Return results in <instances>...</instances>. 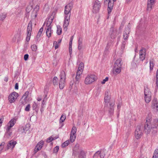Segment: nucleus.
Returning a JSON list of instances; mask_svg holds the SVG:
<instances>
[{
    "label": "nucleus",
    "instance_id": "obj_1",
    "mask_svg": "<svg viewBox=\"0 0 158 158\" xmlns=\"http://www.w3.org/2000/svg\"><path fill=\"white\" fill-rule=\"evenodd\" d=\"M72 7V5L69 4L65 7L64 14V21L63 24L64 29L65 31L67 30L71 16V11Z\"/></svg>",
    "mask_w": 158,
    "mask_h": 158
},
{
    "label": "nucleus",
    "instance_id": "obj_2",
    "mask_svg": "<svg viewBox=\"0 0 158 158\" xmlns=\"http://www.w3.org/2000/svg\"><path fill=\"white\" fill-rule=\"evenodd\" d=\"M17 121V119L15 118L12 119L6 126V132L4 137L9 138L12 135V130L11 128L15 125Z\"/></svg>",
    "mask_w": 158,
    "mask_h": 158
},
{
    "label": "nucleus",
    "instance_id": "obj_3",
    "mask_svg": "<svg viewBox=\"0 0 158 158\" xmlns=\"http://www.w3.org/2000/svg\"><path fill=\"white\" fill-rule=\"evenodd\" d=\"M73 154L75 156H78L79 157H80L82 156L84 157L85 156V152L78 144H77L75 145L73 148Z\"/></svg>",
    "mask_w": 158,
    "mask_h": 158
},
{
    "label": "nucleus",
    "instance_id": "obj_4",
    "mask_svg": "<svg viewBox=\"0 0 158 158\" xmlns=\"http://www.w3.org/2000/svg\"><path fill=\"white\" fill-rule=\"evenodd\" d=\"M52 19L50 20L46 21L44 23V25H46L45 29L46 30V34L47 36L48 37H50L52 34L53 32V31L52 30Z\"/></svg>",
    "mask_w": 158,
    "mask_h": 158
},
{
    "label": "nucleus",
    "instance_id": "obj_5",
    "mask_svg": "<svg viewBox=\"0 0 158 158\" xmlns=\"http://www.w3.org/2000/svg\"><path fill=\"white\" fill-rule=\"evenodd\" d=\"M60 80L59 82V85L60 89H63L65 85V74L64 71H62L60 75Z\"/></svg>",
    "mask_w": 158,
    "mask_h": 158
},
{
    "label": "nucleus",
    "instance_id": "obj_6",
    "mask_svg": "<svg viewBox=\"0 0 158 158\" xmlns=\"http://www.w3.org/2000/svg\"><path fill=\"white\" fill-rule=\"evenodd\" d=\"M144 93L145 102L147 103H148L151 100V92L149 89L146 87L144 88Z\"/></svg>",
    "mask_w": 158,
    "mask_h": 158
},
{
    "label": "nucleus",
    "instance_id": "obj_7",
    "mask_svg": "<svg viewBox=\"0 0 158 158\" xmlns=\"http://www.w3.org/2000/svg\"><path fill=\"white\" fill-rule=\"evenodd\" d=\"M96 77L94 74H88L85 77L84 83L86 85H89L95 81Z\"/></svg>",
    "mask_w": 158,
    "mask_h": 158
},
{
    "label": "nucleus",
    "instance_id": "obj_8",
    "mask_svg": "<svg viewBox=\"0 0 158 158\" xmlns=\"http://www.w3.org/2000/svg\"><path fill=\"white\" fill-rule=\"evenodd\" d=\"M29 92L28 91H26L23 96L24 99H21V103L25 105L26 104L27 102L30 100H31L32 98H31V95H30Z\"/></svg>",
    "mask_w": 158,
    "mask_h": 158
},
{
    "label": "nucleus",
    "instance_id": "obj_9",
    "mask_svg": "<svg viewBox=\"0 0 158 158\" xmlns=\"http://www.w3.org/2000/svg\"><path fill=\"white\" fill-rule=\"evenodd\" d=\"M101 6L100 2L98 0H96L93 4L92 11L94 13H97L99 10Z\"/></svg>",
    "mask_w": 158,
    "mask_h": 158
},
{
    "label": "nucleus",
    "instance_id": "obj_10",
    "mask_svg": "<svg viewBox=\"0 0 158 158\" xmlns=\"http://www.w3.org/2000/svg\"><path fill=\"white\" fill-rule=\"evenodd\" d=\"M18 97V94L15 92L11 93L8 97V100L10 103L14 102Z\"/></svg>",
    "mask_w": 158,
    "mask_h": 158
},
{
    "label": "nucleus",
    "instance_id": "obj_11",
    "mask_svg": "<svg viewBox=\"0 0 158 158\" xmlns=\"http://www.w3.org/2000/svg\"><path fill=\"white\" fill-rule=\"evenodd\" d=\"M116 1V0H104V3L106 4L107 3H108V12L109 14H110L111 12L113 7L114 2Z\"/></svg>",
    "mask_w": 158,
    "mask_h": 158
},
{
    "label": "nucleus",
    "instance_id": "obj_12",
    "mask_svg": "<svg viewBox=\"0 0 158 158\" xmlns=\"http://www.w3.org/2000/svg\"><path fill=\"white\" fill-rule=\"evenodd\" d=\"M77 130L76 127H73L71 131L70 139L71 142L72 143L74 141L76 138Z\"/></svg>",
    "mask_w": 158,
    "mask_h": 158
},
{
    "label": "nucleus",
    "instance_id": "obj_13",
    "mask_svg": "<svg viewBox=\"0 0 158 158\" xmlns=\"http://www.w3.org/2000/svg\"><path fill=\"white\" fill-rule=\"evenodd\" d=\"M156 2V0H147V10L150 12L152 9Z\"/></svg>",
    "mask_w": 158,
    "mask_h": 158
},
{
    "label": "nucleus",
    "instance_id": "obj_14",
    "mask_svg": "<svg viewBox=\"0 0 158 158\" xmlns=\"http://www.w3.org/2000/svg\"><path fill=\"white\" fill-rule=\"evenodd\" d=\"M32 29V23L31 21H30L28 24L27 28V35L26 37V40L27 41H29L30 40Z\"/></svg>",
    "mask_w": 158,
    "mask_h": 158
},
{
    "label": "nucleus",
    "instance_id": "obj_15",
    "mask_svg": "<svg viewBox=\"0 0 158 158\" xmlns=\"http://www.w3.org/2000/svg\"><path fill=\"white\" fill-rule=\"evenodd\" d=\"M142 135V133L141 130V127L140 126L137 127L135 133V138L137 139H139L141 138Z\"/></svg>",
    "mask_w": 158,
    "mask_h": 158
},
{
    "label": "nucleus",
    "instance_id": "obj_16",
    "mask_svg": "<svg viewBox=\"0 0 158 158\" xmlns=\"http://www.w3.org/2000/svg\"><path fill=\"white\" fill-rule=\"evenodd\" d=\"M44 143V142L43 140L40 141L35 146L34 152L35 153L37 152L38 151L40 150L42 148Z\"/></svg>",
    "mask_w": 158,
    "mask_h": 158
},
{
    "label": "nucleus",
    "instance_id": "obj_17",
    "mask_svg": "<svg viewBox=\"0 0 158 158\" xmlns=\"http://www.w3.org/2000/svg\"><path fill=\"white\" fill-rule=\"evenodd\" d=\"M146 50L145 48H142L139 51V59L142 61L144 60L145 57Z\"/></svg>",
    "mask_w": 158,
    "mask_h": 158
},
{
    "label": "nucleus",
    "instance_id": "obj_18",
    "mask_svg": "<svg viewBox=\"0 0 158 158\" xmlns=\"http://www.w3.org/2000/svg\"><path fill=\"white\" fill-rule=\"evenodd\" d=\"M123 64L122 59V58H119L115 60L113 66L122 68Z\"/></svg>",
    "mask_w": 158,
    "mask_h": 158
},
{
    "label": "nucleus",
    "instance_id": "obj_19",
    "mask_svg": "<svg viewBox=\"0 0 158 158\" xmlns=\"http://www.w3.org/2000/svg\"><path fill=\"white\" fill-rule=\"evenodd\" d=\"M40 9V6L39 5H36L33 11L31 16L34 18H35L38 14V13Z\"/></svg>",
    "mask_w": 158,
    "mask_h": 158
},
{
    "label": "nucleus",
    "instance_id": "obj_20",
    "mask_svg": "<svg viewBox=\"0 0 158 158\" xmlns=\"http://www.w3.org/2000/svg\"><path fill=\"white\" fill-rule=\"evenodd\" d=\"M122 68L117 67L113 66V73L114 75H116L120 73Z\"/></svg>",
    "mask_w": 158,
    "mask_h": 158
},
{
    "label": "nucleus",
    "instance_id": "obj_21",
    "mask_svg": "<svg viewBox=\"0 0 158 158\" xmlns=\"http://www.w3.org/2000/svg\"><path fill=\"white\" fill-rule=\"evenodd\" d=\"M152 106L153 108L158 110V102L156 98H154L152 101Z\"/></svg>",
    "mask_w": 158,
    "mask_h": 158
},
{
    "label": "nucleus",
    "instance_id": "obj_22",
    "mask_svg": "<svg viewBox=\"0 0 158 158\" xmlns=\"http://www.w3.org/2000/svg\"><path fill=\"white\" fill-rule=\"evenodd\" d=\"M16 144V141L13 140H11L9 142L7 145V148L12 149L14 148Z\"/></svg>",
    "mask_w": 158,
    "mask_h": 158
},
{
    "label": "nucleus",
    "instance_id": "obj_23",
    "mask_svg": "<svg viewBox=\"0 0 158 158\" xmlns=\"http://www.w3.org/2000/svg\"><path fill=\"white\" fill-rule=\"evenodd\" d=\"M110 96H109V93L108 91H107L105 92V96L104 97V101L106 103H108L110 100Z\"/></svg>",
    "mask_w": 158,
    "mask_h": 158
},
{
    "label": "nucleus",
    "instance_id": "obj_24",
    "mask_svg": "<svg viewBox=\"0 0 158 158\" xmlns=\"http://www.w3.org/2000/svg\"><path fill=\"white\" fill-rule=\"evenodd\" d=\"M109 34L111 38L114 39V38L116 34V31L112 28L110 30Z\"/></svg>",
    "mask_w": 158,
    "mask_h": 158
},
{
    "label": "nucleus",
    "instance_id": "obj_25",
    "mask_svg": "<svg viewBox=\"0 0 158 158\" xmlns=\"http://www.w3.org/2000/svg\"><path fill=\"white\" fill-rule=\"evenodd\" d=\"M125 32H124L123 35V37L125 40H127L129 36V29L127 28L125 30Z\"/></svg>",
    "mask_w": 158,
    "mask_h": 158
},
{
    "label": "nucleus",
    "instance_id": "obj_26",
    "mask_svg": "<svg viewBox=\"0 0 158 158\" xmlns=\"http://www.w3.org/2000/svg\"><path fill=\"white\" fill-rule=\"evenodd\" d=\"M82 71L80 70L79 69L77 70L76 73V75L75 78L76 81H79V80L81 77L80 76L82 74Z\"/></svg>",
    "mask_w": 158,
    "mask_h": 158
},
{
    "label": "nucleus",
    "instance_id": "obj_27",
    "mask_svg": "<svg viewBox=\"0 0 158 158\" xmlns=\"http://www.w3.org/2000/svg\"><path fill=\"white\" fill-rule=\"evenodd\" d=\"M39 103L35 102H34L32 103V107L33 110H35L39 107Z\"/></svg>",
    "mask_w": 158,
    "mask_h": 158
},
{
    "label": "nucleus",
    "instance_id": "obj_28",
    "mask_svg": "<svg viewBox=\"0 0 158 158\" xmlns=\"http://www.w3.org/2000/svg\"><path fill=\"white\" fill-rule=\"evenodd\" d=\"M66 118V115L65 114H63L61 115L60 120V123H62L65 120Z\"/></svg>",
    "mask_w": 158,
    "mask_h": 158
},
{
    "label": "nucleus",
    "instance_id": "obj_29",
    "mask_svg": "<svg viewBox=\"0 0 158 158\" xmlns=\"http://www.w3.org/2000/svg\"><path fill=\"white\" fill-rule=\"evenodd\" d=\"M58 79L56 77H55L53 80V85L55 86H58Z\"/></svg>",
    "mask_w": 158,
    "mask_h": 158
},
{
    "label": "nucleus",
    "instance_id": "obj_30",
    "mask_svg": "<svg viewBox=\"0 0 158 158\" xmlns=\"http://www.w3.org/2000/svg\"><path fill=\"white\" fill-rule=\"evenodd\" d=\"M98 156H99L100 158H104V155L102 154L101 152L99 151L97 152L94 155V157H98Z\"/></svg>",
    "mask_w": 158,
    "mask_h": 158
},
{
    "label": "nucleus",
    "instance_id": "obj_31",
    "mask_svg": "<svg viewBox=\"0 0 158 158\" xmlns=\"http://www.w3.org/2000/svg\"><path fill=\"white\" fill-rule=\"evenodd\" d=\"M57 138V137H56L50 136L47 139V142L48 143H50L52 141L56 139Z\"/></svg>",
    "mask_w": 158,
    "mask_h": 158
},
{
    "label": "nucleus",
    "instance_id": "obj_32",
    "mask_svg": "<svg viewBox=\"0 0 158 158\" xmlns=\"http://www.w3.org/2000/svg\"><path fill=\"white\" fill-rule=\"evenodd\" d=\"M152 158H158V149H156L154 153Z\"/></svg>",
    "mask_w": 158,
    "mask_h": 158
},
{
    "label": "nucleus",
    "instance_id": "obj_33",
    "mask_svg": "<svg viewBox=\"0 0 158 158\" xmlns=\"http://www.w3.org/2000/svg\"><path fill=\"white\" fill-rule=\"evenodd\" d=\"M62 32V28L60 26H57V33L58 35H60Z\"/></svg>",
    "mask_w": 158,
    "mask_h": 158
},
{
    "label": "nucleus",
    "instance_id": "obj_34",
    "mask_svg": "<svg viewBox=\"0 0 158 158\" xmlns=\"http://www.w3.org/2000/svg\"><path fill=\"white\" fill-rule=\"evenodd\" d=\"M84 68V64L83 63L81 62L79 64L78 69H79L80 70L83 71Z\"/></svg>",
    "mask_w": 158,
    "mask_h": 158
},
{
    "label": "nucleus",
    "instance_id": "obj_35",
    "mask_svg": "<svg viewBox=\"0 0 158 158\" xmlns=\"http://www.w3.org/2000/svg\"><path fill=\"white\" fill-rule=\"evenodd\" d=\"M154 65V63L153 60H150V68L151 70L153 69Z\"/></svg>",
    "mask_w": 158,
    "mask_h": 158
},
{
    "label": "nucleus",
    "instance_id": "obj_36",
    "mask_svg": "<svg viewBox=\"0 0 158 158\" xmlns=\"http://www.w3.org/2000/svg\"><path fill=\"white\" fill-rule=\"evenodd\" d=\"M69 143V141L67 140L64 142L62 145L61 146L62 148H64L67 146Z\"/></svg>",
    "mask_w": 158,
    "mask_h": 158
},
{
    "label": "nucleus",
    "instance_id": "obj_37",
    "mask_svg": "<svg viewBox=\"0 0 158 158\" xmlns=\"http://www.w3.org/2000/svg\"><path fill=\"white\" fill-rule=\"evenodd\" d=\"M30 125L29 124H26L25 127H24L23 130L24 132H26L28 131L30 128Z\"/></svg>",
    "mask_w": 158,
    "mask_h": 158
},
{
    "label": "nucleus",
    "instance_id": "obj_38",
    "mask_svg": "<svg viewBox=\"0 0 158 158\" xmlns=\"http://www.w3.org/2000/svg\"><path fill=\"white\" fill-rule=\"evenodd\" d=\"M43 31V27H41L37 35V37H39L41 36Z\"/></svg>",
    "mask_w": 158,
    "mask_h": 158
},
{
    "label": "nucleus",
    "instance_id": "obj_39",
    "mask_svg": "<svg viewBox=\"0 0 158 158\" xmlns=\"http://www.w3.org/2000/svg\"><path fill=\"white\" fill-rule=\"evenodd\" d=\"M60 44L58 43L56 41H54L53 43V45L55 46V49H56L58 48L60 45Z\"/></svg>",
    "mask_w": 158,
    "mask_h": 158
},
{
    "label": "nucleus",
    "instance_id": "obj_40",
    "mask_svg": "<svg viewBox=\"0 0 158 158\" xmlns=\"http://www.w3.org/2000/svg\"><path fill=\"white\" fill-rule=\"evenodd\" d=\"M32 50L34 52H35L37 49V46L35 44H33L31 46V47Z\"/></svg>",
    "mask_w": 158,
    "mask_h": 158
},
{
    "label": "nucleus",
    "instance_id": "obj_41",
    "mask_svg": "<svg viewBox=\"0 0 158 158\" xmlns=\"http://www.w3.org/2000/svg\"><path fill=\"white\" fill-rule=\"evenodd\" d=\"M31 108V105L30 104H28L26 106V107L25 110L26 111H29L30 110V109Z\"/></svg>",
    "mask_w": 158,
    "mask_h": 158
},
{
    "label": "nucleus",
    "instance_id": "obj_42",
    "mask_svg": "<svg viewBox=\"0 0 158 158\" xmlns=\"http://www.w3.org/2000/svg\"><path fill=\"white\" fill-rule=\"evenodd\" d=\"M59 149V147L58 146H56L53 149V152L54 153H56L58 152Z\"/></svg>",
    "mask_w": 158,
    "mask_h": 158
},
{
    "label": "nucleus",
    "instance_id": "obj_43",
    "mask_svg": "<svg viewBox=\"0 0 158 158\" xmlns=\"http://www.w3.org/2000/svg\"><path fill=\"white\" fill-rule=\"evenodd\" d=\"M156 86L157 88L158 87V69L157 70L156 73Z\"/></svg>",
    "mask_w": 158,
    "mask_h": 158
},
{
    "label": "nucleus",
    "instance_id": "obj_44",
    "mask_svg": "<svg viewBox=\"0 0 158 158\" xmlns=\"http://www.w3.org/2000/svg\"><path fill=\"white\" fill-rule=\"evenodd\" d=\"M6 17V14H2L0 16V20H4Z\"/></svg>",
    "mask_w": 158,
    "mask_h": 158
},
{
    "label": "nucleus",
    "instance_id": "obj_45",
    "mask_svg": "<svg viewBox=\"0 0 158 158\" xmlns=\"http://www.w3.org/2000/svg\"><path fill=\"white\" fill-rule=\"evenodd\" d=\"M109 78L107 77H106L105 79L102 80V81H101V84H104L105 83V82L108 80Z\"/></svg>",
    "mask_w": 158,
    "mask_h": 158
},
{
    "label": "nucleus",
    "instance_id": "obj_46",
    "mask_svg": "<svg viewBox=\"0 0 158 158\" xmlns=\"http://www.w3.org/2000/svg\"><path fill=\"white\" fill-rule=\"evenodd\" d=\"M122 104L121 103H119L117 105V109L118 111H119L120 108L122 106Z\"/></svg>",
    "mask_w": 158,
    "mask_h": 158
},
{
    "label": "nucleus",
    "instance_id": "obj_47",
    "mask_svg": "<svg viewBox=\"0 0 158 158\" xmlns=\"http://www.w3.org/2000/svg\"><path fill=\"white\" fill-rule=\"evenodd\" d=\"M28 55L27 54H26L24 55V60H27L28 58Z\"/></svg>",
    "mask_w": 158,
    "mask_h": 158
},
{
    "label": "nucleus",
    "instance_id": "obj_48",
    "mask_svg": "<svg viewBox=\"0 0 158 158\" xmlns=\"http://www.w3.org/2000/svg\"><path fill=\"white\" fill-rule=\"evenodd\" d=\"M125 43L124 42H123L121 46V49L123 50L125 48Z\"/></svg>",
    "mask_w": 158,
    "mask_h": 158
},
{
    "label": "nucleus",
    "instance_id": "obj_49",
    "mask_svg": "<svg viewBox=\"0 0 158 158\" xmlns=\"http://www.w3.org/2000/svg\"><path fill=\"white\" fill-rule=\"evenodd\" d=\"M4 144L5 143H2L0 145V151L2 150L3 148V146L4 145Z\"/></svg>",
    "mask_w": 158,
    "mask_h": 158
},
{
    "label": "nucleus",
    "instance_id": "obj_50",
    "mask_svg": "<svg viewBox=\"0 0 158 158\" xmlns=\"http://www.w3.org/2000/svg\"><path fill=\"white\" fill-rule=\"evenodd\" d=\"M69 52L71 55L72 53V46L69 47Z\"/></svg>",
    "mask_w": 158,
    "mask_h": 158
},
{
    "label": "nucleus",
    "instance_id": "obj_51",
    "mask_svg": "<svg viewBox=\"0 0 158 158\" xmlns=\"http://www.w3.org/2000/svg\"><path fill=\"white\" fill-rule=\"evenodd\" d=\"M81 48H82V46H81V43H80V42H79V45H78V49L79 50H80L81 49Z\"/></svg>",
    "mask_w": 158,
    "mask_h": 158
},
{
    "label": "nucleus",
    "instance_id": "obj_52",
    "mask_svg": "<svg viewBox=\"0 0 158 158\" xmlns=\"http://www.w3.org/2000/svg\"><path fill=\"white\" fill-rule=\"evenodd\" d=\"M3 120V118H0V127H1L2 126V123Z\"/></svg>",
    "mask_w": 158,
    "mask_h": 158
},
{
    "label": "nucleus",
    "instance_id": "obj_53",
    "mask_svg": "<svg viewBox=\"0 0 158 158\" xmlns=\"http://www.w3.org/2000/svg\"><path fill=\"white\" fill-rule=\"evenodd\" d=\"M18 88H19V85H18V83H16L15 84V89H18Z\"/></svg>",
    "mask_w": 158,
    "mask_h": 158
},
{
    "label": "nucleus",
    "instance_id": "obj_54",
    "mask_svg": "<svg viewBox=\"0 0 158 158\" xmlns=\"http://www.w3.org/2000/svg\"><path fill=\"white\" fill-rule=\"evenodd\" d=\"M42 98L41 97H37V100L38 101H40L41 100Z\"/></svg>",
    "mask_w": 158,
    "mask_h": 158
},
{
    "label": "nucleus",
    "instance_id": "obj_55",
    "mask_svg": "<svg viewBox=\"0 0 158 158\" xmlns=\"http://www.w3.org/2000/svg\"><path fill=\"white\" fill-rule=\"evenodd\" d=\"M8 77H5L4 80L5 81H8Z\"/></svg>",
    "mask_w": 158,
    "mask_h": 158
},
{
    "label": "nucleus",
    "instance_id": "obj_56",
    "mask_svg": "<svg viewBox=\"0 0 158 158\" xmlns=\"http://www.w3.org/2000/svg\"><path fill=\"white\" fill-rule=\"evenodd\" d=\"M72 41H70L69 42V46H72Z\"/></svg>",
    "mask_w": 158,
    "mask_h": 158
},
{
    "label": "nucleus",
    "instance_id": "obj_57",
    "mask_svg": "<svg viewBox=\"0 0 158 158\" xmlns=\"http://www.w3.org/2000/svg\"><path fill=\"white\" fill-rule=\"evenodd\" d=\"M114 104L113 103H110V105L111 106H114Z\"/></svg>",
    "mask_w": 158,
    "mask_h": 158
},
{
    "label": "nucleus",
    "instance_id": "obj_58",
    "mask_svg": "<svg viewBox=\"0 0 158 158\" xmlns=\"http://www.w3.org/2000/svg\"><path fill=\"white\" fill-rule=\"evenodd\" d=\"M73 38V36H72L70 38V41H72Z\"/></svg>",
    "mask_w": 158,
    "mask_h": 158
},
{
    "label": "nucleus",
    "instance_id": "obj_59",
    "mask_svg": "<svg viewBox=\"0 0 158 158\" xmlns=\"http://www.w3.org/2000/svg\"><path fill=\"white\" fill-rule=\"evenodd\" d=\"M61 40H59L57 43H59V44H60V42H61Z\"/></svg>",
    "mask_w": 158,
    "mask_h": 158
},
{
    "label": "nucleus",
    "instance_id": "obj_60",
    "mask_svg": "<svg viewBox=\"0 0 158 158\" xmlns=\"http://www.w3.org/2000/svg\"><path fill=\"white\" fill-rule=\"evenodd\" d=\"M26 10L27 12L29 11V10L27 8L26 9Z\"/></svg>",
    "mask_w": 158,
    "mask_h": 158
},
{
    "label": "nucleus",
    "instance_id": "obj_61",
    "mask_svg": "<svg viewBox=\"0 0 158 158\" xmlns=\"http://www.w3.org/2000/svg\"><path fill=\"white\" fill-rule=\"evenodd\" d=\"M85 156L84 157L82 156L81 157H79V158H85Z\"/></svg>",
    "mask_w": 158,
    "mask_h": 158
},
{
    "label": "nucleus",
    "instance_id": "obj_62",
    "mask_svg": "<svg viewBox=\"0 0 158 158\" xmlns=\"http://www.w3.org/2000/svg\"><path fill=\"white\" fill-rule=\"evenodd\" d=\"M128 2H130L131 1V0H127Z\"/></svg>",
    "mask_w": 158,
    "mask_h": 158
},
{
    "label": "nucleus",
    "instance_id": "obj_63",
    "mask_svg": "<svg viewBox=\"0 0 158 158\" xmlns=\"http://www.w3.org/2000/svg\"><path fill=\"white\" fill-rule=\"evenodd\" d=\"M79 42H80V43H81V42L79 40Z\"/></svg>",
    "mask_w": 158,
    "mask_h": 158
},
{
    "label": "nucleus",
    "instance_id": "obj_64",
    "mask_svg": "<svg viewBox=\"0 0 158 158\" xmlns=\"http://www.w3.org/2000/svg\"><path fill=\"white\" fill-rule=\"evenodd\" d=\"M44 102V100H43V101H42V104H43V102Z\"/></svg>",
    "mask_w": 158,
    "mask_h": 158
}]
</instances>
